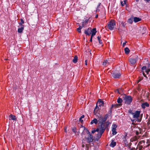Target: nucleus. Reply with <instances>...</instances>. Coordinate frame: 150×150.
<instances>
[{
	"label": "nucleus",
	"mask_w": 150,
	"mask_h": 150,
	"mask_svg": "<svg viewBox=\"0 0 150 150\" xmlns=\"http://www.w3.org/2000/svg\"><path fill=\"white\" fill-rule=\"evenodd\" d=\"M96 132H98V134H97V137H98V136L99 135V129L97 128L96 130H92V133H94Z\"/></svg>",
	"instance_id": "19"
},
{
	"label": "nucleus",
	"mask_w": 150,
	"mask_h": 150,
	"mask_svg": "<svg viewBox=\"0 0 150 150\" xmlns=\"http://www.w3.org/2000/svg\"><path fill=\"white\" fill-rule=\"evenodd\" d=\"M146 67L145 66H143L142 68V71H145L146 70Z\"/></svg>",
	"instance_id": "31"
},
{
	"label": "nucleus",
	"mask_w": 150,
	"mask_h": 150,
	"mask_svg": "<svg viewBox=\"0 0 150 150\" xmlns=\"http://www.w3.org/2000/svg\"><path fill=\"white\" fill-rule=\"evenodd\" d=\"M9 117L11 118V120H16V116L15 115H13L12 114L10 115Z\"/></svg>",
	"instance_id": "23"
},
{
	"label": "nucleus",
	"mask_w": 150,
	"mask_h": 150,
	"mask_svg": "<svg viewBox=\"0 0 150 150\" xmlns=\"http://www.w3.org/2000/svg\"><path fill=\"white\" fill-rule=\"evenodd\" d=\"M118 105H119L118 104H112L111 106V108L110 109V110L109 112H110V113H111L112 112V109L114 107H115V108H117Z\"/></svg>",
	"instance_id": "12"
},
{
	"label": "nucleus",
	"mask_w": 150,
	"mask_h": 150,
	"mask_svg": "<svg viewBox=\"0 0 150 150\" xmlns=\"http://www.w3.org/2000/svg\"><path fill=\"white\" fill-rule=\"evenodd\" d=\"M94 115L97 116L98 117L97 119H98V121L99 123L103 122H104L103 117L101 115L99 114L98 112L97 106L94 109Z\"/></svg>",
	"instance_id": "2"
},
{
	"label": "nucleus",
	"mask_w": 150,
	"mask_h": 150,
	"mask_svg": "<svg viewBox=\"0 0 150 150\" xmlns=\"http://www.w3.org/2000/svg\"><path fill=\"white\" fill-rule=\"evenodd\" d=\"M65 132H67V129H66V128H65Z\"/></svg>",
	"instance_id": "53"
},
{
	"label": "nucleus",
	"mask_w": 150,
	"mask_h": 150,
	"mask_svg": "<svg viewBox=\"0 0 150 150\" xmlns=\"http://www.w3.org/2000/svg\"><path fill=\"white\" fill-rule=\"evenodd\" d=\"M19 24L21 26V27H23V28H24V25H23V24L21 23H19Z\"/></svg>",
	"instance_id": "35"
},
{
	"label": "nucleus",
	"mask_w": 150,
	"mask_h": 150,
	"mask_svg": "<svg viewBox=\"0 0 150 150\" xmlns=\"http://www.w3.org/2000/svg\"><path fill=\"white\" fill-rule=\"evenodd\" d=\"M83 142H82V146L83 147H84V146H85V143H84V144H83Z\"/></svg>",
	"instance_id": "49"
},
{
	"label": "nucleus",
	"mask_w": 150,
	"mask_h": 150,
	"mask_svg": "<svg viewBox=\"0 0 150 150\" xmlns=\"http://www.w3.org/2000/svg\"><path fill=\"white\" fill-rule=\"evenodd\" d=\"M123 98L125 103L127 105L130 104L132 102V98L130 96H126L124 95L123 96Z\"/></svg>",
	"instance_id": "3"
},
{
	"label": "nucleus",
	"mask_w": 150,
	"mask_h": 150,
	"mask_svg": "<svg viewBox=\"0 0 150 150\" xmlns=\"http://www.w3.org/2000/svg\"><path fill=\"white\" fill-rule=\"evenodd\" d=\"M79 121L81 123L83 122V120H82V119H81V118H79Z\"/></svg>",
	"instance_id": "44"
},
{
	"label": "nucleus",
	"mask_w": 150,
	"mask_h": 150,
	"mask_svg": "<svg viewBox=\"0 0 150 150\" xmlns=\"http://www.w3.org/2000/svg\"><path fill=\"white\" fill-rule=\"evenodd\" d=\"M127 42V41H125V42H123L122 44V46L123 47H124L126 43Z\"/></svg>",
	"instance_id": "38"
},
{
	"label": "nucleus",
	"mask_w": 150,
	"mask_h": 150,
	"mask_svg": "<svg viewBox=\"0 0 150 150\" xmlns=\"http://www.w3.org/2000/svg\"><path fill=\"white\" fill-rule=\"evenodd\" d=\"M72 130L75 133L76 132V128L75 127H74L72 129Z\"/></svg>",
	"instance_id": "33"
},
{
	"label": "nucleus",
	"mask_w": 150,
	"mask_h": 150,
	"mask_svg": "<svg viewBox=\"0 0 150 150\" xmlns=\"http://www.w3.org/2000/svg\"><path fill=\"white\" fill-rule=\"evenodd\" d=\"M122 24L124 26H125V25L126 23H125V22H122Z\"/></svg>",
	"instance_id": "40"
},
{
	"label": "nucleus",
	"mask_w": 150,
	"mask_h": 150,
	"mask_svg": "<svg viewBox=\"0 0 150 150\" xmlns=\"http://www.w3.org/2000/svg\"><path fill=\"white\" fill-rule=\"evenodd\" d=\"M121 75V74L120 73H113L112 76L114 78L117 79L120 78Z\"/></svg>",
	"instance_id": "8"
},
{
	"label": "nucleus",
	"mask_w": 150,
	"mask_h": 150,
	"mask_svg": "<svg viewBox=\"0 0 150 150\" xmlns=\"http://www.w3.org/2000/svg\"><path fill=\"white\" fill-rule=\"evenodd\" d=\"M128 22L130 24H132L133 22V19L132 18H130L128 20Z\"/></svg>",
	"instance_id": "27"
},
{
	"label": "nucleus",
	"mask_w": 150,
	"mask_h": 150,
	"mask_svg": "<svg viewBox=\"0 0 150 150\" xmlns=\"http://www.w3.org/2000/svg\"><path fill=\"white\" fill-rule=\"evenodd\" d=\"M116 129H112V134L113 135H115L117 134V132H116Z\"/></svg>",
	"instance_id": "25"
},
{
	"label": "nucleus",
	"mask_w": 150,
	"mask_h": 150,
	"mask_svg": "<svg viewBox=\"0 0 150 150\" xmlns=\"http://www.w3.org/2000/svg\"><path fill=\"white\" fill-rule=\"evenodd\" d=\"M129 60L130 63L133 65L136 63L137 59H136L131 58L129 59Z\"/></svg>",
	"instance_id": "10"
},
{
	"label": "nucleus",
	"mask_w": 150,
	"mask_h": 150,
	"mask_svg": "<svg viewBox=\"0 0 150 150\" xmlns=\"http://www.w3.org/2000/svg\"><path fill=\"white\" fill-rule=\"evenodd\" d=\"M140 111H136L135 112L132 113V114L134 118H137L139 117L140 114Z\"/></svg>",
	"instance_id": "7"
},
{
	"label": "nucleus",
	"mask_w": 150,
	"mask_h": 150,
	"mask_svg": "<svg viewBox=\"0 0 150 150\" xmlns=\"http://www.w3.org/2000/svg\"><path fill=\"white\" fill-rule=\"evenodd\" d=\"M118 90H120V92H121V94L122 93V89H119Z\"/></svg>",
	"instance_id": "45"
},
{
	"label": "nucleus",
	"mask_w": 150,
	"mask_h": 150,
	"mask_svg": "<svg viewBox=\"0 0 150 150\" xmlns=\"http://www.w3.org/2000/svg\"><path fill=\"white\" fill-rule=\"evenodd\" d=\"M24 29V28H23V27L18 28V32L20 33H22L23 32Z\"/></svg>",
	"instance_id": "21"
},
{
	"label": "nucleus",
	"mask_w": 150,
	"mask_h": 150,
	"mask_svg": "<svg viewBox=\"0 0 150 150\" xmlns=\"http://www.w3.org/2000/svg\"><path fill=\"white\" fill-rule=\"evenodd\" d=\"M144 71H143V75L144 76H145L146 77V75L144 73Z\"/></svg>",
	"instance_id": "42"
},
{
	"label": "nucleus",
	"mask_w": 150,
	"mask_h": 150,
	"mask_svg": "<svg viewBox=\"0 0 150 150\" xmlns=\"http://www.w3.org/2000/svg\"><path fill=\"white\" fill-rule=\"evenodd\" d=\"M84 115H82L80 118H81V119H82V118H84Z\"/></svg>",
	"instance_id": "46"
},
{
	"label": "nucleus",
	"mask_w": 150,
	"mask_h": 150,
	"mask_svg": "<svg viewBox=\"0 0 150 150\" xmlns=\"http://www.w3.org/2000/svg\"><path fill=\"white\" fill-rule=\"evenodd\" d=\"M77 59L78 57L77 56H75L74 58V59L72 61L74 63H76L77 62Z\"/></svg>",
	"instance_id": "24"
},
{
	"label": "nucleus",
	"mask_w": 150,
	"mask_h": 150,
	"mask_svg": "<svg viewBox=\"0 0 150 150\" xmlns=\"http://www.w3.org/2000/svg\"><path fill=\"white\" fill-rule=\"evenodd\" d=\"M93 36L91 35V38L90 41L91 42H92V37Z\"/></svg>",
	"instance_id": "43"
},
{
	"label": "nucleus",
	"mask_w": 150,
	"mask_h": 150,
	"mask_svg": "<svg viewBox=\"0 0 150 150\" xmlns=\"http://www.w3.org/2000/svg\"><path fill=\"white\" fill-rule=\"evenodd\" d=\"M101 38V37L100 36H98L97 38H98V40H101L100 39Z\"/></svg>",
	"instance_id": "39"
},
{
	"label": "nucleus",
	"mask_w": 150,
	"mask_h": 150,
	"mask_svg": "<svg viewBox=\"0 0 150 150\" xmlns=\"http://www.w3.org/2000/svg\"><path fill=\"white\" fill-rule=\"evenodd\" d=\"M99 135L98 136V138H100L102 134L103 133L106 128L108 126V124H106L105 122L99 123Z\"/></svg>",
	"instance_id": "1"
},
{
	"label": "nucleus",
	"mask_w": 150,
	"mask_h": 150,
	"mask_svg": "<svg viewBox=\"0 0 150 150\" xmlns=\"http://www.w3.org/2000/svg\"><path fill=\"white\" fill-rule=\"evenodd\" d=\"M108 117V114H106L104 117H103L104 119V122H105L106 120L107 119V118Z\"/></svg>",
	"instance_id": "28"
},
{
	"label": "nucleus",
	"mask_w": 150,
	"mask_h": 150,
	"mask_svg": "<svg viewBox=\"0 0 150 150\" xmlns=\"http://www.w3.org/2000/svg\"><path fill=\"white\" fill-rule=\"evenodd\" d=\"M126 1V0H123V1L121 0L120 3L121 6H123L125 4Z\"/></svg>",
	"instance_id": "22"
},
{
	"label": "nucleus",
	"mask_w": 150,
	"mask_h": 150,
	"mask_svg": "<svg viewBox=\"0 0 150 150\" xmlns=\"http://www.w3.org/2000/svg\"><path fill=\"white\" fill-rule=\"evenodd\" d=\"M82 28V27L81 26H80L79 28H77V30L78 32L80 33H81V29Z\"/></svg>",
	"instance_id": "30"
},
{
	"label": "nucleus",
	"mask_w": 150,
	"mask_h": 150,
	"mask_svg": "<svg viewBox=\"0 0 150 150\" xmlns=\"http://www.w3.org/2000/svg\"><path fill=\"white\" fill-rule=\"evenodd\" d=\"M84 23V22H83V23H82V26H83H83H83V23Z\"/></svg>",
	"instance_id": "54"
},
{
	"label": "nucleus",
	"mask_w": 150,
	"mask_h": 150,
	"mask_svg": "<svg viewBox=\"0 0 150 150\" xmlns=\"http://www.w3.org/2000/svg\"><path fill=\"white\" fill-rule=\"evenodd\" d=\"M141 20V19L140 18H139L137 17H135L133 18V21H134L135 22L137 23V22Z\"/></svg>",
	"instance_id": "14"
},
{
	"label": "nucleus",
	"mask_w": 150,
	"mask_h": 150,
	"mask_svg": "<svg viewBox=\"0 0 150 150\" xmlns=\"http://www.w3.org/2000/svg\"><path fill=\"white\" fill-rule=\"evenodd\" d=\"M92 30L91 28H88L86 30L84 31V33L86 35H90L91 34Z\"/></svg>",
	"instance_id": "9"
},
{
	"label": "nucleus",
	"mask_w": 150,
	"mask_h": 150,
	"mask_svg": "<svg viewBox=\"0 0 150 150\" xmlns=\"http://www.w3.org/2000/svg\"><path fill=\"white\" fill-rule=\"evenodd\" d=\"M85 64L86 65H87V60L85 61Z\"/></svg>",
	"instance_id": "48"
},
{
	"label": "nucleus",
	"mask_w": 150,
	"mask_h": 150,
	"mask_svg": "<svg viewBox=\"0 0 150 150\" xmlns=\"http://www.w3.org/2000/svg\"><path fill=\"white\" fill-rule=\"evenodd\" d=\"M98 17V15H96V18H97Z\"/></svg>",
	"instance_id": "51"
},
{
	"label": "nucleus",
	"mask_w": 150,
	"mask_h": 150,
	"mask_svg": "<svg viewBox=\"0 0 150 150\" xmlns=\"http://www.w3.org/2000/svg\"><path fill=\"white\" fill-rule=\"evenodd\" d=\"M110 63L108 62V60H104L103 62V65L105 66L108 65Z\"/></svg>",
	"instance_id": "17"
},
{
	"label": "nucleus",
	"mask_w": 150,
	"mask_h": 150,
	"mask_svg": "<svg viewBox=\"0 0 150 150\" xmlns=\"http://www.w3.org/2000/svg\"><path fill=\"white\" fill-rule=\"evenodd\" d=\"M116 92L118 93H119L120 94H121V92H120L119 90L117 89L116 91Z\"/></svg>",
	"instance_id": "36"
},
{
	"label": "nucleus",
	"mask_w": 150,
	"mask_h": 150,
	"mask_svg": "<svg viewBox=\"0 0 150 150\" xmlns=\"http://www.w3.org/2000/svg\"><path fill=\"white\" fill-rule=\"evenodd\" d=\"M21 22H20V23H22V24H23L24 23V21L22 19H21Z\"/></svg>",
	"instance_id": "37"
},
{
	"label": "nucleus",
	"mask_w": 150,
	"mask_h": 150,
	"mask_svg": "<svg viewBox=\"0 0 150 150\" xmlns=\"http://www.w3.org/2000/svg\"><path fill=\"white\" fill-rule=\"evenodd\" d=\"M115 24V21L114 20H112L109 23L107 26L108 28L110 30H112L114 28Z\"/></svg>",
	"instance_id": "4"
},
{
	"label": "nucleus",
	"mask_w": 150,
	"mask_h": 150,
	"mask_svg": "<svg viewBox=\"0 0 150 150\" xmlns=\"http://www.w3.org/2000/svg\"><path fill=\"white\" fill-rule=\"evenodd\" d=\"M149 104L147 102H145L142 103L141 105V107L143 109H144L146 107H149Z\"/></svg>",
	"instance_id": "11"
},
{
	"label": "nucleus",
	"mask_w": 150,
	"mask_h": 150,
	"mask_svg": "<svg viewBox=\"0 0 150 150\" xmlns=\"http://www.w3.org/2000/svg\"><path fill=\"white\" fill-rule=\"evenodd\" d=\"M136 2H138L139 1V0H135Z\"/></svg>",
	"instance_id": "52"
},
{
	"label": "nucleus",
	"mask_w": 150,
	"mask_h": 150,
	"mask_svg": "<svg viewBox=\"0 0 150 150\" xmlns=\"http://www.w3.org/2000/svg\"><path fill=\"white\" fill-rule=\"evenodd\" d=\"M117 101L118 103H121L122 102V100L120 98H119L117 100Z\"/></svg>",
	"instance_id": "26"
},
{
	"label": "nucleus",
	"mask_w": 150,
	"mask_h": 150,
	"mask_svg": "<svg viewBox=\"0 0 150 150\" xmlns=\"http://www.w3.org/2000/svg\"><path fill=\"white\" fill-rule=\"evenodd\" d=\"M98 41H99V42L100 44H102V41L101 40H99Z\"/></svg>",
	"instance_id": "41"
},
{
	"label": "nucleus",
	"mask_w": 150,
	"mask_h": 150,
	"mask_svg": "<svg viewBox=\"0 0 150 150\" xmlns=\"http://www.w3.org/2000/svg\"><path fill=\"white\" fill-rule=\"evenodd\" d=\"M104 102L103 101L101 100H98V101L97 103V105H96V106H97V107H98V106H104ZM99 108L97 107L98 111L99 110Z\"/></svg>",
	"instance_id": "6"
},
{
	"label": "nucleus",
	"mask_w": 150,
	"mask_h": 150,
	"mask_svg": "<svg viewBox=\"0 0 150 150\" xmlns=\"http://www.w3.org/2000/svg\"><path fill=\"white\" fill-rule=\"evenodd\" d=\"M98 121L97 119L94 118L93 120H92V121L91 122V124H92L94 123L95 124H97Z\"/></svg>",
	"instance_id": "15"
},
{
	"label": "nucleus",
	"mask_w": 150,
	"mask_h": 150,
	"mask_svg": "<svg viewBox=\"0 0 150 150\" xmlns=\"http://www.w3.org/2000/svg\"><path fill=\"white\" fill-rule=\"evenodd\" d=\"M112 127V129H116V128L117 127V125L115 124H113Z\"/></svg>",
	"instance_id": "29"
},
{
	"label": "nucleus",
	"mask_w": 150,
	"mask_h": 150,
	"mask_svg": "<svg viewBox=\"0 0 150 150\" xmlns=\"http://www.w3.org/2000/svg\"><path fill=\"white\" fill-rule=\"evenodd\" d=\"M139 132H136V134L137 135H138V134H139Z\"/></svg>",
	"instance_id": "50"
},
{
	"label": "nucleus",
	"mask_w": 150,
	"mask_h": 150,
	"mask_svg": "<svg viewBox=\"0 0 150 150\" xmlns=\"http://www.w3.org/2000/svg\"><path fill=\"white\" fill-rule=\"evenodd\" d=\"M125 53L126 54H128L130 52L129 49L127 47H126L125 48Z\"/></svg>",
	"instance_id": "20"
},
{
	"label": "nucleus",
	"mask_w": 150,
	"mask_h": 150,
	"mask_svg": "<svg viewBox=\"0 0 150 150\" xmlns=\"http://www.w3.org/2000/svg\"><path fill=\"white\" fill-rule=\"evenodd\" d=\"M144 1H146V2L149 3L150 1V0H144Z\"/></svg>",
	"instance_id": "47"
},
{
	"label": "nucleus",
	"mask_w": 150,
	"mask_h": 150,
	"mask_svg": "<svg viewBox=\"0 0 150 150\" xmlns=\"http://www.w3.org/2000/svg\"><path fill=\"white\" fill-rule=\"evenodd\" d=\"M116 145V143L115 142H114L113 140L111 142L110 146L112 147H114Z\"/></svg>",
	"instance_id": "18"
},
{
	"label": "nucleus",
	"mask_w": 150,
	"mask_h": 150,
	"mask_svg": "<svg viewBox=\"0 0 150 150\" xmlns=\"http://www.w3.org/2000/svg\"><path fill=\"white\" fill-rule=\"evenodd\" d=\"M86 132L88 135V137L85 138V139L87 140V143H89L92 142L93 140V136L88 130H86Z\"/></svg>",
	"instance_id": "5"
},
{
	"label": "nucleus",
	"mask_w": 150,
	"mask_h": 150,
	"mask_svg": "<svg viewBox=\"0 0 150 150\" xmlns=\"http://www.w3.org/2000/svg\"><path fill=\"white\" fill-rule=\"evenodd\" d=\"M139 138V137L138 136H135L132 138L130 140L131 142H133L137 141Z\"/></svg>",
	"instance_id": "13"
},
{
	"label": "nucleus",
	"mask_w": 150,
	"mask_h": 150,
	"mask_svg": "<svg viewBox=\"0 0 150 150\" xmlns=\"http://www.w3.org/2000/svg\"><path fill=\"white\" fill-rule=\"evenodd\" d=\"M92 33L91 34V35L93 36H94L96 33V28H94L92 30Z\"/></svg>",
	"instance_id": "16"
},
{
	"label": "nucleus",
	"mask_w": 150,
	"mask_h": 150,
	"mask_svg": "<svg viewBox=\"0 0 150 150\" xmlns=\"http://www.w3.org/2000/svg\"><path fill=\"white\" fill-rule=\"evenodd\" d=\"M150 71V69H146L145 71L144 72H146L147 74H148L149 72Z\"/></svg>",
	"instance_id": "32"
},
{
	"label": "nucleus",
	"mask_w": 150,
	"mask_h": 150,
	"mask_svg": "<svg viewBox=\"0 0 150 150\" xmlns=\"http://www.w3.org/2000/svg\"><path fill=\"white\" fill-rule=\"evenodd\" d=\"M149 124H150V123L149 122H147V124H148V125H149Z\"/></svg>",
	"instance_id": "55"
},
{
	"label": "nucleus",
	"mask_w": 150,
	"mask_h": 150,
	"mask_svg": "<svg viewBox=\"0 0 150 150\" xmlns=\"http://www.w3.org/2000/svg\"><path fill=\"white\" fill-rule=\"evenodd\" d=\"M142 79H143V78H139V80L138 81L137 83H138L140 81H141Z\"/></svg>",
	"instance_id": "34"
}]
</instances>
